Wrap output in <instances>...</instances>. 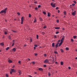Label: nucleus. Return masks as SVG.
Returning a JSON list of instances; mask_svg holds the SVG:
<instances>
[{"instance_id": "obj_1", "label": "nucleus", "mask_w": 77, "mask_h": 77, "mask_svg": "<svg viewBox=\"0 0 77 77\" xmlns=\"http://www.w3.org/2000/svg\"><path fill=\"white\" fill-rule=\"evenodd\" d=\"M49 60L47 59H45L44 61V63H49Z\"/></svg>"}, {"instance_id": "obj_2", "label": "nucleus", "mask_w": 77, "mask_h": 77, "mask_svg": "<svg viewBox=\"0 0 77 77\" xmlns=\"http://www.w3.org/2000/svg\"><path fill=\"white\" fill-rule=\"evenodd\" d=\"M51 5L52 8H55L56 7V4H53V3H51Z\"/></svg>"}, {"instance_id": "obj_3", "label": "nucleus", "mask_w": 77, "mask_h": 77, "mask_svg": "<svg viewBox=\"0 0 77 77\" xmlns=\"http://www.w3.org/2000/svg\"><path fill=\"white\" fill-rule=\"evenodd\" d=\"M24 20V17H22L21 18V24H23V21Z\"/></svg>"}, {"instance_id": "obj_4", "label": "nucleus", "mask_w": 77, "mask_h": 77, "mask_svg": "<svg viewBox=\"0 0 77 77\" xmlns=\"http://www.w3.org/2000/svg\"><path fill=\"white\" fill-rule=\"evenodd\" d=\"M63 37L62 38L61 40V42H63V40H64V39H65V36L64 35H63Z\"/></svg>"}, {"instance_id": "obj_5", "label": "nucleus", "mask_w": 77, "mask_h": 77, "mask_svg": "<svg viewBox=\"0 0 77 77\" xmlns=\"http://www.w3.org/2000/svg\"><path fill=\"white\" fill-rule=\"evenodd\" d=\"M11 71H12V72H15L16 71V70L15 69H12L11 70Z\"/></svg>"}, {"instance_id": "obj_6", "label": "nucleus", "mask_w": 77, "mask_h": 77, "mask_svg": "<svg viewBox=\"0 0 77 77\" xmlns=\"http://www.w3.org/2000/svg\"><path fill=\"white\" fill-rule=\"evenodd\" d=\"M38 69L39 70V71H43V69L41 68H39Z\"/></svg>"}, {"instance_id": "obj_7", "label": "nucleus", "mask_w": 77, "mask_h": 77, "mask_svg": "<svg viewBox=\"0 0 77 77\" xmlns=\"http://www.w3.org/2000/svg\"><path fill=\"white\" fill-rule=\"evenodd\" d=\"M4 14H5V11L3 10H2L0 12V14H2V13H4Z\"/></svg>"}, {"instance_id": "obj_8", "label": "nucleus", "mask_w": 77, "mask_h": 77, "mask_svg": "<svg viewBox=\"0 0 77 77\" xmlns=\"http://www.w3.org/2000/svg\"><path fill=\"white\" fill-rule=\"evenodd\" d=\"M12 51H14V52H15V51H16V49L15 48H13L12 49Z\"/></svg>"}, {"instance_id": "obj_9", "label": "nucleus", "mask_w": 77, "mask_h": 77, "mask_svg": "<svg viewBox=\"0 0 77 77\" xmlns=\"http://www.w3.org/2000/svg\"><path fill=\"white\" fill-rule=\"evenodd\" d=\"M60 27H55L54 28L55 29H60Z\"/></svg>"}, {"instance_id": "obj_10", "label": "nucleus", "mask_w": 77, "mask_h": 77, "mask_svg": "<svg viewBox=\"0 0 77 77\" xmlns=\"http://www.w3.org/2000/svg\"><path fill=\"white\" fill-rule=\"evenodd\" d=\"M0 45H1V46H3V45H4V43L2 42L0 44Z\"/></svg>"}, {"instance_id": "obj_11", "label": "nucleus", "mask_w": 77, "mask_h": 77, "mask_svg": "<svg viewBox=\"0 0 77 77\" xmlns=\"http://www.w3.org/2000/svg\"><path fill=\"white\" fill-rule=\"evenodd\" d=\"M18 72L19 73V75H21V71L20 70H18Z\"/></svg>"}, {"instance_id": "obj_12", "label": "nucleus", "mask_w": 77, "mask_h": 77, "mask_svg": "<svg viewBox=\"0 0 77 77\" xmlns=\"http://www.w3.org/2000/svg\"><path fill=\"white\" fill-rule=\"evenodd\" d=\"M8 9V8H6L4 10V11H5V14H6V10Z\"/></svg>"}, {"instance_id": "obj_13", "label": "nucleus", "mask_w": 77, "mask_h": 77, "mask_svg": "<svg viewBox=\"0 0 77 77\" xmlns=\"http://www.w3.org/2000/svg\"><path fill=\"white\" fill-rule=\"evenodd\" d=\"M63 13H64V15H66V11H64Z\"/></svg>"}, {"instance_id": "obj_14", "label": "nucleus", "mask_w": 77, "mask_h": 77, "mask_svg": "<svg viewBox=\"0 0 77 77\" xmlns=\"http://www.w3.org/2000/svg\"><path fill=\"white\" fill-rule=\"evenodd\" d=\"M8 62L9 63H12V61L11 60H9L8 61Z\"/></svg>"}, {"instance_id": "obj_15", "label": "nucleus", "mask_w": 77, "mask_h": 77, "mask_svg": "<svg viewBox=\"0 0 77 77\" xmlns=\"http://www.w3.org/2000/svg\"><path fill=\"white\" fill-rule=\"evenodd\" d=\"M63 42H61L59 43V46H60V45H62V43Z\"/></svg>"}, {"instance_id": "obj_16", "label": "nucleus", "mask_w": 77, "mask_h": 77, "mask_svg": "<svg viewBox=\"0 0 77 77\" xmlns=\"http://www.w3.org/2000/svg\"><path fill=\"white\" fill-rule=\"evenodd\" d=\"M50 13H48V17H50Z\"/></svg>"}, {"instance_id": "obj_17", "label": "nucleus", "mask_w": 77, "mask_h": 77, "mask_svg": "<svg viewBox=\"0 0 77 77\" xmlns=\"http://www.w3.org/2000/svg\"><path fill=\"white\" fill-rule=\"evenodd\" d=\"M52 47H54V43H53L52 44Z\"/></svg>"}, {"instance_id": "obj_18", "label": "nucleus", "mask_w": 77, "mask_h": 77, "mask_svg": "<svg viewBox=\"0 0 77 77\" xmlns=\"http://www.w3.org/2000/svg\"><path fill=\"white\" fill-rule=\"evenodd\" d=\"M60 64L61 65H63V62L62 61H61L60 62Z\"/></svg>"}, {"instance_id": "obj_19", "label": "nucleus", "mask_w": 77, "mask_h": 77, "mask_svg": "<svg viewBox=\"0 0 77 77\" xmlns=\"http://www.w3.org/2000/svg\"><path fill=\"white\" fill-rule=\"evenodd\" d=\"M47 54H44V57H47Z\"/></svg>"}, {"instance_id": "obj_20", "label": "nucleus", "mask_w": 77, "mask_h": 77, "mask_svg": "<svg viewBox=\"0 0 77 77\" xmlns=\"http://www.w3.org/2000/svg\"><path fill=\"white\" fill-rule=\"evenodd\" d=\"M66 51H68L69 50V48L68 47H66Z\"/></svg>"}, {"instance_id": "obj_21", "label": "nucleus", "mask_w": 77, "mask_h": 77, "mask_svg": "<svg viewBox=\"0 0 77 77\" xmlns=\"http://www.w3.org/2000/svg\"><path fill=\"white\" fill-rule=\"evenodd\" d=\"M4 34L5 35H8V32H7L5 31L4 32Z\"/></svg>"}, {"instance_id": "obj_22", "label": "nucleus", "mask_w": 77, "mask_h": 77, "mask_svg": "<svg viewBox=\"0 0 77 77\" xmlns=\"http://www.w3.org/2000/svg\"><path fill=\"white\" fill-rule=\"evenodd\" d=\"M75 13L74 12L72 13V15L73 16H74V15H75Z\"/></svg>"}, {"instance_id": "obj_23", "label": "nucleus", "mask_w": 77, "mask_h": 77, "mask_svg": "<svg viewBox=\"0 0 77 77\" xmlns=\"http://www.w3.org/2000/svg\"><path fill=\"white\" fill-rule=\"evenodd\" d=\"M9 49V47H8L6 48V50H8Z\"/></svg>"}, {"instance_id": "obj_24", "label": "nucleus", "mask_w": 77, "mask_h": 77, "mask_svg": "<svg viewBox=\"0 0 77 77\" xmlns=\"http://www.w3.org/2000/svg\"><path fill=\"white\" fill-rule=\"evenodd\" d=\"M60 51H61V52H62V53L63 52V51L62 49H60Z\"/></svg>"}, {"instance_id": "obj_25", "label": "nucleus", "mask_w": 77, "mask_h": 77, "mask_svg": "<svg viewBox=\"0 0 77 77\" xmlns=\"http://www.w3.org/2000/svg\"><path fill=\"white\" fill-rule=\"evenodd\" d=\"M39 19H40V21H42L43 20H42V18L40 17V18H39Z\"/></svg>"}, {"instance_id": "obj_26", "label": "nucleus", "mask_w": 77, "mask_h": 77, "mask_svg": "<svg viewBox=\"0 0 77 77\" xmlns=\"http://www.w3.org/2000/svg\"><path fill=\"white\" fill-rule=\"evenodd\" d=\"M77 38V36H76V35H75L73 36V38H74V39H75V38Z\"/></svg>"}, {"instance_id": "obj_27", "label": "nucleus", "mask_w": 77, "mask_h": 77, "mask_svg": "<svg viewBox=\"0 0 77 77\" xmlns=\"http://www.w3.org/2000/svg\"><path fill=\"white\" fill-rule=\"evenodd\" d=\"M34 45V47H35V48L38 47V45Z\"/></svg>"}, {"instance_id": "obj_28", "label": "nucleus", "mask_w": 77, "mask_h": 77, "mask_svg": "<svg viewBox=\"0 0 77 77\" xmlns=\"http://www.w3.org/2000/svg\"><path fill=\"white\" fill-rule=\"evenodd\" d=\"M29 18H31V14H29Z\"/></svg>"}, {"instance_id": "obj_29", "label": "nucleus", "mask_w": 77, "mask_h": 77, "mask_svg": "<svg viewBox=\"0 0 77 77\" xmlns=\"http://www.w3.org/2000/svg\"><path fill=\"white\" fill-rule=\"evenodd\" d=\"M43 13L44 15H45V14H46V12L45 11H43Z\"/></svg>"}, {"instance_id": "obj_30", "label": "nucleus", "mask_w": 77, "mask_h": 77, "mask_svg": "<svg viewBox=\"0 0 77 77\" xmlns=\"http://www.w3.org/2000/svg\"><path fill=\"white\" fill-rule=\"evenodd\" d=\"M54 53H55V54H58V53H57V51H55L54 52Z\"/></svg>"}, {"instance_id": "obj_31", "label": "nucleus", "mask_w": 77, "mask_h": 77, "mask_svg": "<svg viewBox=\"0 0 77 77\" xmlns=\"http://www.w3.org/2000/svg\"><path fill=\"white\" fill-rule=\"evenodd\" d=\"M73 3H75V4H76V1H73Z\"/></svg>"}, {"instance_id": "obj_32", "label": "nucleus", "mask_w": 77, "mask_h": 77, "mask_svg": "<svg viewBox=\"0 0 77 77\" xmlns=\"http://www.w3.org/2000/svg\"><path fill=\"white\" fill-rule=\"evenodd\" d=\"M36 22V19H34V21L33 23H35Z\"/></svg>"}, {"instance_id": "obj_33", "label": "nucleus", "mask_w": 77, "mask_h": 77, "mask_svg": "<svg viewBox=\"0 0 77 77\" xmlns=\"http://www.w3.org/2000/svg\"><path fill=\"white\" fill-rule=\"evenodd\" d=\"M35 10H36V11H38V8H35Z\"/></svg>"}, {"instance_id": "obj_34", "label": "nucleus", "mask_w": 77, "mask_h": 77, "mask_svg": "<svg viewBox=\"0 0 77 77\" xmlns=\"http://www.w3.org/2000/svg\"><path fill=\"white\" fill-rule=\"evenodd\" d=\"M41 5H38V8H41Z\"/></svg>"}, {"instance_id": "obj_35", "label": "nucleus", "mask_w": 77, "mask_h": 77, "mask_svg": "<svg viewBox=\"0 0 77 77\" xmlns=\"http://www.w3.org/2000/svg\"><path fill=\"white\" fill-rule=\"evenodd\" d=\"M17 14L18 15H20V13L17 12Z\"/></svg>"}, {"instance_id": "obj_36", "label": "nucleus", "mask_w": 77, "mask_h": 77, "mask_svg": "<svg viewBox=\"0 0 77 77\" xmlns=\"http://www.w3.org/2000/svg\"><path fill=\"white\" fill-rule=\"evenodd\" d=\"M59 7H57L56 8V9L57 10H58V9H59Z\"/></svg>"}, {"instance_id": "obj_37", "label": "nucleus", "mask_w": 77, "mask_h": 77, "mask_svg": "<svg viewBox=\"0 0 77 77\" xmlns=\"http://www.w3.org/2000/svg\"><path fill=\"white\" fill-rule=\"evenodd\" d=\"M37 36V37H36V38L37 39H38V37L39 36L38 35H36Z\"/></svg>"}, {"instance_id": "obj_38", "label": "nucleus", "mask_w": 77, "mask_h": 77, "mask_svg": "<svg viewBox=\"0 0 77 77\" xmlns=\"http://www.w3.org/2000/svg\"><path fill=\"white\" fill-rule=\"evenodd\" d=\"M32 64H35V63L34 61L32 62Z\"/></svg>"}, {"instance_id": "obj_39", "label": "nucleus", "mask_w": 77, "mask_h": 77, "mask_svg": "<svg viewBox=\"0 0 77 77\" xmlns=\"http://www.w3.org/2000/svg\"><path fill=\"white\" fill-rule=\"evenodd\" d=\"M12 31L13 32H14V33H16L17 32V31H14V30H12Z\"/></svg>"}, {"instance_id": "obj_40", "label": "nucleus", "mask_w": 77, "mask_h": 77, "mask_svg": "<svg viewBox=\"0 0 77 77\" xmlns=\"http://www.w3.org/2000/svg\"><path fill=\"white\" fill-rule=\"evenodd\" d=\"M48 76H50L51 75L50 73H48Z\"/></svg>"}, {"instance_id": "obj_41", "label": "nucleus", "mask_w": 77, "mask_h": 77, "mask_svg": "<svg viewBox=\"0 0 77 77\" xmlns=\"http://www.w3.org/2000/svg\"><path fill=\"white\" fill-rule=\"evenodd\" d=\"M44 67H46V66H47V65H45V64H44Z\"/></svg>"}, {"instance_id": "obj_42", "label": "nucleus", "mask_w": 77, "mask_h": 77, "mask_svg": "<svg viewBox=\"0 0 77 77\" xmlns=\"http://www.w3.org/2000/svg\"><path fill=\"white\" fill-rule=\"evenodd\" d=\"M44 29H45L46 28H47V26H45L44 27H43Z\"/></svg>"}, {"instance_id": "obj_43", "label": "nucleus", "mask_w": 77, "mask_h": 77, "mask_svg": "<svg viewBox=\"0 0 77 77\" xmlns=\"http://www.w3.org/2000/svg\"><path fill=\"white\" fill-rule=\"evenodd\" d=\"M6 77H8L9 75L8 74H6Z\"/></svg>"}, {"instance_id": "obj_44", "label": "nucleus", "mask_w": 77, "mask_h": 77, "mask_svg": "<svg viewBox=\"0 0 77 77\" xmlns=\"http://www.w3.org/2000/svg\"><path fill=\"white\" fill-rule=\"evenodd\" d=\"M58 46V45H57V44L56 45H55V47H57Z\"/></svg>"}, {"instance_id": "obj_45", "label": "nucleus", "mask_w": 77, "mask_h": 77, "mask_svg": "<svg viewBox=\"0 0 77 77\" xmlns=\"http://www.w3.org/2000/svg\"><path fill=\"white\" fill-rule=\"evenodd\" d=\"M59 33V32H56V34H58Z\"/></svg>"}, {"instance_id": "obj_46", "label": "nucleus", "mask_w": 77, "mask_h": 77, "mask_svg": "<svg viewBox=\"0 0 77 77\" xmlns=\"http://www.w3.org/2000/svg\"><path fill=\"white\" fill-rule=\"evenodd\" d=\"M54 38H57V37L56 36V35H55L54 36Z\"/></svg>"}, {"instance_id": "obj_47", "label": "nucleus", "mask_w": 77, "mask_h": 77, "mask_svg": "<svg viewBox=\"0 0 77 77\" xmlns=\"http://www.w3.org/2000/svg\"><path fill=\"white\" fill-rule=\"evenodd\" d=\"M15 68V65H14L12 67V68Z\"/></svg>"}, {"instance_id": "obj_48", "label": "nucleus", "mask_w": 77, "mask_h": 77, "mask_svg": "<svg viewBox=\"0 0 77 77\" xmlns=\"http://www.w3.org/2000/svg\"><path fill=\"white\" fill-rule=\"evenodd\" d=\"M35 56H37V55H38V54L35 53Z\"/></svg>"}, {"instance_id": "obj_49", "label": "nucleus", "mask_w": 77, "mask_h": 77, "mask_svg": "<svg viewBox=\"0 0 77 77\" xmlns=\"http://www.w3.org/2000/svg\"><path fill=\"white\" fill-rule=\"evenodd\" d=\"M56 21H57V23H59V20H57Z\"/></svg>"}, {"instance_id": "obj_50", "label": "nucleus", "mask_w": 77, "mask_h": 77, "mask_svg": "<svg viewBox=\"0 0 77 77\" xmlns=\"http://www.w3.org/2000/svg\"><path fill=\"white\" fill-rule=\"evenodd\" d=\"M42 35H44L45 34V33L44 32H42Z\"/></svg>"}, {"instance_id": "obj_51", "label": "nucleus", "mask_w": 77, "mask_h": 77, "mask_svg": "<svg viewBox=\"0 0 77 77\" xmlns=\"http://www.w3.org/2000/svg\"><path fill=\"white\" fill-rule=\"evenodd\" d=\"M11 36H8V38H9V39H11Z\"/></svg>"}, {"instance_id": "obj_52", "label": "nucleus", "mask_w": 77, "mask_h": 77, "mask_svg": "<svg viewBox=\"0 0 77 77\" xmlns=\"http://www.w3.org/2000/svg\"><path fill=\"white\" fill-rule=\"evenodd\" d=\"M14 45V43H13L12 46H13Z\"/></svg>"}, {"instance_id": "obj_53", "label": "nucleus", "mask_w": 77, "mask_h": 77, "mask_svg": "<svg viewBox=\"0 0 77 77\" xmlns=\"http://www.w3.org/2000/svg\"><path fill=\"white\" fill-rule=\"evenodd\" d=\"M51 69V68L50 67H48V69L49 70V69Z\"/></svg>"}, {"instance_id": "obj_54", "label": "nucleus", "mask_w": 77, "mask_h": 77, "mask_svg": "<svg viewBox=\"0 0 77 77\" xmlns=\"http://www.w3.org/2000/svg\"><path fill=\"white\" fill-rule=\"evenodd\" d=\"M29 77H33L32 76L30 75H28Z\"/></svg>"}, {"instance_id": "obj_55", "label": "nucleus", "mask_w": 77, "mask_h": 77, "mask_svg": "<svg viewBox=\"0 0 77 77\" xmlns=\"http://www.w3.org/2000/svg\"><path fill=\"white\" fill-rule=\"evenodd\" d=\"M18 63H21V61H19Z\"/></svg>"}, {"instance_id": "obj_56", "label": "nucleus", "mask_w": 77, "mask_h": 77, "mask_svg": "<svg viewBox=\"0 0 77 77\" xmlns=\"http://www.w3.org/2000/svg\"><path fill=\"white\" fill-rule=\"evenodd\" d=\"M12 72H13L11 71L10 72V74H12Z\"/></svg>"}, {"instance_id": "obj_57", "label": "nucleus", "mask_w": 77, "mask_h": 77, "mask_svg": "<svg viewBox=\"0 0 77 77\" xmlns=\"http://www.w3.org/2000/svg\"><path fill=\"white\" fill-rule=\"evenodd\" d=\"M68 68H69V69H71V67H68Z\"/></svg>"}, {"instance_id": "obj_58", "label": "nucleus", "mask_w": 77, "mask_h": 77, "mask_svg": "<svg viewBox=\"0 0 77 77\" xmlns=\"http://www.w3.org/2000/svg\"><path fill=\"white\" fill-rule=\"evenodd\" d=\"M58 13H60V11L59 10H58Z\"/></svg>"}, {"instance_id": "obj_59", "label": "nucleus", "mask_w": 77, "mask_h": 77, "mask_svg": "<svg viewBox=\"0 0 77 77\" xmlns=\"http://www.w3.org/2000/svg\"><path fill=\"white\" fill-rule=\"evenodd\" d=\"M27 46V45H24V47H26Z\"/></svg>"}, {"instance_id": "obj_60", "label": "nucleus", "mask_w": 77, "mask_h": 77, "mask_svg": "<svg viewBox=\"0 0 77 77\" xmlns=\"http://www.w3.org/2000/svg\"><path fill=\"white\" fill-rule=\"evenodd\" d=\"M72 6H74V5H75V4H72Z\"/></svg>"}, {"instance_id": "obj_61", "label": "nucleus", "mask_w": 77, "mask_h": 77, "mask_svg": "<svg viewBox=\"0 0 77 77\" xmlns=\"http://www.w3.org/2000/svg\"><path fill=\"white\" fill-rule=\"evenodd\" d=\"M35 49H36V48L34 47V50H35Z\"/></svg>"}, {"instance_id": "obj_62", "label": "nucleus", "mask_w": 77, "mask_h": 77, "mask_svg": "<svg viewBox=\"0 0 77 77\" xmlns=\"http://www.w3.org/2000/svg\"><path fill=\"white\" fill-rule=\"evenodd\" d=\"M71 40L72 41H73V39H71Z\"/></svg>"}, {"instance_id": "obj_63", "label": "nucleus", "mask_w": 77, "mask_h": 77, "mask_svg": "<svg viewBox=\"0 0 77 77\" xmlns=\"http://www.w3.org/2000/svg\"><path fill=\"white\" fill-rule=\"evenodd\" d=\"M55 63L56 64H57V62H56Z\"/></svg>"}, {"instance_id": "obj_64", "label": "nucleus", "mask_w": 77, "mask_h": 77, "mask_svg": "<svg viewBox=\"0 0 77 77\" xmlns=\"http://www.w3.org/2000/svg\"><path fill=\"white\" fill-rule=\"evenodd\" d=\"M30 41H31V42H32V39H31V40H30Z\"/></svg>"}]
</instances>
